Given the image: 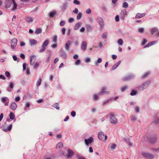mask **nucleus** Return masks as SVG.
<instances>
[{"instance_id": "obj_1", "label": "nucleus", "mask_w": 159, "mask_h": 159, "mask_svg": "<svg viewBox=\"0 0 159 159\" xmlns=\"http://www.w3.org/2000/svg\"><path fill=\"white\" fill-rule=\"evenodd\" d=\"M98 139L101 141H105L107 139V135H104V133L102 132H99L98 134Z\"/></svg>"}, {"instance_id": "obj_2", "label": "nucleus", "mask_w": 159, "mask_h": 159, "mask_svg": "<svg viewBox=\"0 0 159 159\" xmlns=\"http://www.w3.org/2000/svg\"><path fill=\"white\" fill-rule=\"evenodd\" d=\"M150 83V81H148L138 87V89L139 91H143L146 89Z\"/></svg>"}, {"instance_id": "obj_3", "label": "nucleus", "mask_w": 159, "mask_h": 159, "mask_svg": "<svg viewBox=\"0 0 159 159\" xmlns=\"http://www.w3.org/2000/svg\"><path fill=\"white\" fill-rule=\"evenodd\" d=\"M49 43L48 39H46L43 43L42 46V49L40 50V52H42L44 51L46 49V47L48 46Z\"/></svg>"}, {"instance_id": "obj_4", "label": "nucleus", "mask_w": 159, "mask_h": 159, "mask_svg": "<svg viewBox=\"0 0 159 159\" xmlns=\"http://www.w3.org/2000/svg\"><path fill=\"white\" fill-rule=\"evenodd\" d=\"M97 22L99 24L100 28L102 29L104 26V21L100 17L97 18Z\"/></svg>"}, {"instance_id": "obj_5", "label": "nucleus", "mask_w": 159, "mask_h": 159, "mask_svg": "<svg viewBox=\"0 0 159 159\" xmlns=\"http://www.w3.org/2000/svg\"><path fill=\"white\" fill-rule=\"evenodd\" d=\"M141 155L148 159H152L154 157L153 156L152 154L145 152H142Z\"/></svg>"}, {"instance_id": "obj_6", "label": "nucleus", "mask_w": 159, "mask_h": 159, "mask_svg": "<svg viewBox=\"0 0 159 159\" xmlns=\"http://www.w3.org/2000/svg\"><path fill=\"white\" fill-rule=\"evenodd\" d=\"M110 121L112 124H116L117 123V119L112 114L111 115L110 118Z\"/></svg>"}, {"instance_id": "obj_7", "label": "nucleus", "mask_w": 159, "mask_h": 159, "mask_svg": "<svg viewBox=\"0 0 159 159\" xmlns=\"http://www.w3.org/2000/svg\"><path fill=\"white\" fill-rule=\"evenodd\" d=\"M17 42V40L16 38H13L11 40V48L13 49L16 47Z\"/></svg>"}, {"instance_id": "obj_8", "label": "nucleus", "mask_w": 159, "mask_h": 159, "mask_svg": "<svg viewBox=\"0 0 159 159\" xmlns=\"http://www.w3.org/2000/svg\"><path fill=\"white\" fill-rule=\"evenodd\" d=\"M1 101L4 103L5 106H8L9 102V99L6 97H3L1 98Z\"/></svg>"}, {"instance_id": "obj_9", "label": "nucleus", "mask_w": 159, "mask_h": 159, "mask_svg": "<svg viewBox=\"0 0 159 159\" xmlns=\"http://www.w3.org/2000/svg\"><path fill=\"white\" fill-rule=\"evenodd\" d=\"M36 58V56L34 55H32L30 57V64L31 66H32L34 64Z\"/></svg>"}, {"instance_id": "obj_10", "label": "nucleus", "mask_w": 159, "mask_h": 159, "mask_svg": "<svg viewBox=\"0 0 159 159\" xmlns=\"http://www.w3.org/2000/svg\"><path fill=\"white\" fill-rule=\"evenodd\" d=\"M93 141V138L92 137H90L88 139H85L84 140L85 144L87 146L89 144L91 143Z\"/></svg>"}, {"instance_id": "obj_11", "label": "nucleus", "mask_w": 159, "mask_h": 159, "mask_svg": "<svg viewBox=\"0 0 159 159\" xmlns=\"http://www.w3.org/2000/svg\"><path fill=\"white\" fill-rule=\"evenodd\" d=\"M67 152V154L66 155V157L67 158H70L74 155L73 151L70 149H68Z\"/></svg>"}, {"instance_id": "obj_12", "label": "nucleus", "mask_w": 159, "mask_h": 159, "mask_svg": "<svg viewBox=\"0 0 159 159\" xmlns=\"http://www.w3.org/2000/svg\"><path fill=\"white\" fill-rule=\"evenodd\" d=\"M87 43L85 41L82 42L81 44V49L83 51H85L86 49Z\"/></svg>"}, {"instance_id": "obj_13", "label": "nucleus", "mask_w": 159, "mask_h": 159, "mask_svg": "<svg viewBox=\"0 0 159 159\" xmlns=\"http://www.w3.org/2000/svg\"><path fill=\"white\" fill-rule=\"evenodd\" d=\"M12 3L11 2L10 0H6L5 2V7L6 8L10 7Z\"/></svg>"}, {"instance_id": "obj_14", "label": "nucleus", "mask_w": 159, "mask_h": 159, "mask_svg": "<svg viewBox=\"0 0 159 159\" xmlns=\"http://www.w3.org/2000/svg\"><path fill=\"white\" fill-rule=\"evenodd\" d=\"M106 89L105 87H103L102 89L101 92L99 93L100 95H103L105 94H108L109 93V92L106 91Z\"/></svg>"}, {"instance_id": "obj_15", "label": "nucleus", "mask_w": 159, "mask_h": 159, "mask_svg": "<svg viewBox=\"0 0 159 159\" xmlns=\"http://www.w3.org/2000/svg\"><path fill=\"white\" fill-rule=\"evenodd\" d=\"M158 28L156 27L151 28L150 30L151 34L153 35L154 33H156L158 31Z\"/></svg>"}, {"instance_id": "obj_16", "label": "nucleus", "mask_w": 159, "mask_h": 159, "mask_svg": "<svg viewBox=\"0 0 159 159\" xmlns=\"http://www.w3.org/2000/svg\"><path fill=\"white\" fill-rule=\"evenodd\" d=\"M157 43V41H152L148 43L147 45H146L144 47V48H147L149 47L150 46H152L155 44Z\"/></svg>"}, {"instance_id": "obj_17", "label": "nucleus", "mask_w": 159, "mask_h": 159, "mask_svg": "<svg viewBox=\"0 0 159 159\" xmlns=\"http://www.w3.org/2000/svg\"><path fill=\"white\" fill-rule=\"evenodd\" d=\"M12 8L11 9L12 11L16 10L17 7V5L15 2V0H12Z\"/></svg>"}, {"instance_id": "obj_18", "label": "nucleus", "mask_w": 159, "mask_h": 159, "mask_svg": "<svg viewBox=\"0 0 159 159\" xmlns=\"http://www.w3.org/2000/svg\"><path fill=\"white\" fill-rule=\"evenodd\" d=\"M12 126V125L11 124L9 125L7 128H3L2 129L3 131L5 132H7L8 131H10L11 130Z\"/></svg>"}, {"instance_id": "obj_19", "label": "nucleus", "mask_w": 159, "mask_h": 159, "mask_svg": "<svg viewBox=\"0 0 159 159\" xmlns=\"http://www.w3.org/2000/svg\"><path fill=\"white\" fill-rule=\"evenodd\" d=\"M17 106L16 103L14 102H12L10 106L11 109L13 110H15L17 108Z\"/></svg>"}, {"instance_id": "obj_20", "label": "nucleus", "mask_w": 159, "mask_h": 159, "mask_svg": "<svg viewBox=\"0 0 159 159\" xmlns=\"http://www.w3.org/2000/svg\"><path fill=\"white\" fill-rule=\"evenodd\" d=\"M25 20L28 23L32 22L34 20V19L33 18L29 16L26 17L25 18Z\"/></svg>"}, {"instance_id": "obj_21", "label": "nucleus", "mask_w": 159, "mask_h": 159, "mask_svg": "<svg viewBox=\"0 0 159 159\" xmlns=\"http://www.w3.org/2000/svg\"><path fill=\"white\" fill-rule=\"evenodd\" d=\"M29 41L31 45H35L37 44V41L36 40L33 39H30Z\"/></svg>"}, {"instance_id": "obj_22", "label": "nucleus", "mask_w": 159, "mask_h": 159, "mask_svg": "<svg viewBox=\"0 0 159 159\" xmlns=\"http://www.w3.org/2000/svg\"><path fill=\"white\" fill-rule=\"evenodd\" d=\"M121 62L120 61H119L117 62L116 64H115L111 68V70H113L116 69L120 64Z\"/></svg>"}, {"instance_id": "obj_23", "label": "nucleus", "mask_w": 159, "mask_h": 159, "mask_svg": "<svg viewBox=\"0 0 159 159\" xmlns=\"http://www.w3.org/2000/svg\"><path fill=\"white\" fill-rule=\"evenodd\" d=\"M145 15V14L144 13L142 14L138 13L136 16V18H139L144 16Z\"/></svg>"}, {"instance_id": "obj_24", "label": "nucleus", "mask_w": 159, "mask_h": 159, "mask_svg": "<svg viewBox=\"0 0 159 159\" xmlns=\"http://www.w3.org/2000/svg\"><path fill=\"white\" fill-rule=\"evenodd\" d=\"M71 42L68 41L66 44L65 48L66 50H68L69 48V47L71 44Z\"/></svg>"}, {"instance_id": "obj_25", "label": "nucleus", "mask_w": 159, "mask_h": 159, "mask_svg": "<svg viewBox=\"0 0 159 159\" xmlns=\"http://www.w3.org/2000/svg\"><path fill=\"white\" fill-rule=\"evenodd\" d=\"M81 25V23L80 22H78L74 26V29L75 30H78L80 26Z\"/></svg>"}, {"instance_id": "obj_26", "label": "nucleus", "mask_w": 159, "mask_h": 159, "mask_svg": "<svg viewBox=\"0 0 159 159\" xmlns=\"http://www.w3.org/2000/svg\"><path fill=\"white\" fill-rule=\"evenodd\" d=\"M63 143L61 142H59L58 143L56 146V148H61L63 147Z\"/></svg>"}, {"instance_id": "obj_27", "label": "nucleus", "mask_w": 159, "mask_h": 159, "mask_svg": "<svg viewBox=\"0 0 159 159\" xmlns=\"http://www.w3.org/2000/svg\"><path fill=\"white\" fill-rule=\"evenodd\" d=\"M67 7V4L66 3H64L61 7V9L62 10H65Z\"/></svg>"}, {"instance_id": "obj_28", "label": "nucleus", "mask_w": 159, "mask_h": 159, "mask_svg": "<svg viewBox=\"0 0 159 159\" xmlns=\"http://www.w3.org/2000/svg\"><path fill=\"white\" fill-rule=\"evenodd\" d=\"M42 31V30L41 29L38 28L35 30V33L36 34H38L41 33Z\"/></svg>"}, {"instance_id": "obj_29", "label": "nucleus", "mask_w": 159, "mask_h": 159, "mask_svg": "<svg viewBox=\"0 0 159 159\" xmlns=\"http://www.w3.org/2000/svg\"><path fill=\"white\" fill-rule=\"evenodd\" d=\"M42 80L41 78H39L36 83V86L39 87L41 84Z\"/></svg>"}, {"instance_id": "obj_30", "label": "nucleus", "mask_w": 159, "mask_h": 159, "mask_svg": "<svg viewBox=\"0 0 159 159\" xmlns=\"http://www.w3.org/2000/svg\"><path fill=\"white\" fill-rule=\"evenodd\" d=\"M61 56L64 58H66L67 57V55L64 52H61Z\"/></svg>"}, {"instance_id": "obj_31", "label": "nucleus", "mask_w": 159, "mask_h": 159, "mask_svg": "<svg viewBox=\"0 0 159 159\" xmlns=\"http://www.w3.org/2000/svg\"><path fill=\"white\" fill-rule=\"evenodd\" d=\"M102 61V59L101 58H99L97 61L95 62V64L96 66H98V63H100Z\"/></svg>"}, {"instance_id": "obj_32", "label": "nucleus", "mask_w": 159, "mask_h": 159, "mask_svg": "<svg viewBox=\"0 0 159 159\" xmlns=\"http://www.w3.org/2000/svg\"><path fill=\"white\" fill-rule=\"evenodd\" d=\"M116 146V144L113 143L111 145V148L112 150H113L115 149Z\"/></svg>"}, {"instance_id": "obj_33", "label": "nucleus", "mask_w": 159, "mask_h": 159, "mask_svg": "<svg viewBox=\"0 0 159 159\" xmlns=\"http://www.w3.org/2000/svg\"><path fill=\"white\" fill-rule=\"evenodd\" d=\"M123 41L122 39H119L117 41L118 43L120 45H122L123 44Z\"/></svg>"}, {"instance_id": "obj_34", "label": "nucleus", "mask_w": 159, "mask_h": 159, "mask_svg": "<svg viewBox=\"0 0 159 159\" xmlns=\"http://www.w3.org/2000/svg\"><path fill=\"white\" fill-rule=\"evenodd\" d=\"M10 118L11 120H13L15 117V115L12 112H11L10 114Z\"/></svg>"}, {"instance_id": "obj_35", "label": "nucleus", "mask_w": 159, "mask_h": 159, "mask_svg": "<svg viewBox=\"0 0 159 159\" xmlns=\"http://www.w3.org/2000/svg\"><path fill=\"white\" fill-rule=\"evenodd\" d=\"M56 11L51 12L49 13V16L51 17H53L54 15L56 14Z\"/></svg>"}, {"instance_id": "obj_36", "label": "nucleus", "mask_w": 159, "mask_h": 159, "mask_svg": "<svg viewBox=\"0 0 159 159\" xmlns=\"http://www.w3.org/2000/svg\"><path fill=\"white\" fill-rule=\"evenodd\" d=\"M57 40V35H55L53 36V41L54 42V43H56Z\"/></svg>"}, {"instance_id": "obj_37", "label": "nucleus", "mask_w": 159, "mask_h": 159, "mask_svg": "<svg viewBox=\"0 0 159 159\" xmlns=\"http://www.w3.org/2000/svg\"><path fill=\"white\" fill-rule=\"evenodd\" d=\"M107 32H105L102 35V37L103 39H106L107 38Z\"/></svg>"}, {"instance_id": "obj_38", "label": "nucleus", "mask_w": 159, "mask_h": 159, "mask_svg": "<svg viewBox=\"0 0 159 159\" xmlns=\"http://www.w3.org/2000/svg\"><path fill=\"white\" fill-rule=\"evenodd\" d=\"M9 86L11 89H12L14 87V83L13 82H10L9 83Z\"/></svg>"}, {"instance_id": "obj_39", "label": "nucleus", "mask_w": 159, "mask_h": 159, "mask_svg": "<svg viewBox=\"0 0 159 159\" xmlns=\"http://www.w3.org/2000/svg\"><path fill=\"white\" fill-rule=\"evenodd\" d=\"M82 16V14L81 13H79L77 16V19L78 20L80 19Z\"/></svg>"}, {"instance_id": "obj_40", "label": "nucleus", "mask_w": 159, "mask_h": 159, "mask_svg": "<svg viewBox=\"0 0 159 159\" xmlns=\"http://www.w3.org/2000/svg\"><path fill=\"white\" fill-rule=\"evenodd\" d=\"M128 7V4L127 2H125L123 3L122 7L123 8H127Z\"/></svg>"}, {"instance_id": "obj_41", "label": "nucleus", "mask_w": 159, "mask_h": 159, "mask_svg": "<svg viewBox=\"0 0 159 159\" xmlns=\"http://www.w3.org/2000/svg\"><path fill=\"white\" fill-rule=\"evenodd\" d=\"M52 107H54L56 109H59V107L58 106V105L57 103H55L53 104V105H52Z\"/></svg>"}, {"instance_id": "obj_42", "label": "nucleus", "mask_w": 159, "mask_h": 159, "mask_svg": "<svg viewBox=\"0 0 159 159\" xmlns=\"http://www.w3.org/2000/svg\"><path fill=\"white\" fill-rule=\"evenodd\" d=\"M127 88V87L126 86H125L122 87L121 88V90L122 92H124L125 90Z\"/></svg>"}, {"instance_id": "obj_43", "label": "nucleus", "mask_w": 159, "mask_h": 159, "mask_svg": "<svg viewBox=\"0 0 159 159\" xmlns=\"http://www.w3.org/2000/svg\"><path fill=\"white\" fill-rule=\"evenodd\" d=\"M73 2L75 4L77 5H80V2L77 0H74Z\"/></svg>"}, {"instance_id": "obj_44", "label": "nucleus", "mask_w": 159, "mask_h": 159, "mask_svg": "<svg viewBox=\"0 0 159 159\" xmlns=\"http://www.w3.org/2000/svg\"><path fill=\"white\" fill-rule=\"evenodd\" d=\"M126 11L125 10L122 11L121 13V14L124 16V18L125 15H126Z\"/></svg>"}, {"instance_id": "obj_45", "label": "nucleus", "mask_w": 159, "mask_h": 159, "mask_svg": "<svg viewBox=\"0 0 159 159\" xmlns=\"http://www.w3.org/2000/svg\"><path fill=\"white\" fill-rule=\"evenodd\" d=\"M91 61V59L89 57L86 58L85 59V61L86 63H88L90 62Z\"/></svg>"}, {"instance_id": "obj_46", "label": "nucleus", "mask_w": 159, "mask_h": 159, "mask_svg": "<svg viewBox=\"0 0 159 159\" xmlns=\"http://www.w3.org/2000/svg\"><path fill=\"white\" fill-rule=\"evenodd\" d=\"M144 31V30L143 28H140L138 29L139 32L141 33H143Z\"/></svg>"}, {"instance_id": "obj_47", "label": "nucleus", "mask_w": 159, "mask_h": 159, "mask_svg": "<svg viewBox=\"0 0 159 159\" xmlns=\"http://www.w3.org/2000/svg\"><path fill=\"white\" fill-rule=\"evenodd\" d=\"M136 94V92L134 90H132L130 93V95L132 96H134Z\"/></svg>"}, {"instance_id": "obj_48", "label": "nucleus", "mask_w": 159, "mask_h": 159, "mask_svg": "<svg viewBox=\"0 0 159 159\" xmlns=\"http://www.w3.org/2000/svg\"><path fill=\"white\" fill-rule=\"evenodd\" d=\"M66 23V22L64 21H61L60 22V25L61 26H64Z\"/></svg>"}, {"instance_id": "obj_49", "label": "nucleus", "mask_w": 159, "mask_h": 159, "mask_svg": "<svg viewBox=\"0 0 159 159\" xmlns=\"http://www.w3.org/2000/svg\"><path fill=\"white\" fill-rule=\"evenodd\" d=\"M80 63V60L79 59L77 60L75 62V64L76 65H78Z\"/></svg>"}, {"instance_id": "obj_50", "label": "nucleus", "mask_w": 159, "mask_h": 159, "mask_svg": "<svg viewBox=\"0 0 159 159\" xmlns=\"http://www.w3.org/2000/svg\"><path fill=\"white\" fill-rule=\"evenodd\" d=\"M20 98L19 96H17L15 98V101L16 102H18L20 101Z\"/></svg>"}, {"instance_id": "obj_51", "label": "nucleus", "mask_w": 159, "mask_h": 159, "mask_svg": "<svg viewBox=\"0 0 159 159\" xmlns=\"http://www.w3.org/2000/svg\"><path fill=\"white\" fill-rule=\"evenodd\" d=\"M74 20V19L73 18H69L68 19V22L69 23H71L73 22Z\"/></svg>"}, {"instance_id": "obj_52", "label": "nucleus", "mask_w": 159, "mask_h": 159, "mask_svg": "<svg viewBox=\"0 0 159 159\" xmlns=\"http://www.w3.org/2000/svg\"><path fill=\"white\" fill-rule=\"evenodd\" d=\"M61 32H62V34L63 35H64L65 34V32H66V29L64 28H63L61 29Z\"/></svg>"}, {"instance_id": "obj_53", "label": "nucleus", "mask_w": 159, "mask_h": 159, "mask_svg": "<svg viewBox=\"0 0 159 159\" xmlns=\"http://www.w3.org/2000/svg\"><path fill=\"white\" fill-rule=\"evenodd\" d=\"M149 74V72H147L145 73L143 76V78H145L147 77Z\"/></svg>"}, {"instance_id": "obj_54", "label": "nucleus", "mask_w": 159, "mask_h": 159, "mask_svg": "<svg viewBox=\"0 0 159 159\" xmlns=\"http://www.w3.org/2000/svg\"><path fill=\"white\" fill-rule=\"evenodd\" d=\"M147 40L146 39H144L142 43V45H144L146 43H147Z\"/></svg>"}, {"instance_id": "obj_55", "label": "nucleus", "mask_w": 159, "mask_h": 159, "mask_svg": "<svg viewBox=\"0 0 159 159\" xmlns=\"http://www.w3.org/2000/svg\"><path fill=\"white\" fill-rule=\"evenodd\" d=\"M91 9L89 8L87 9L86 11V13L87 14H89L91 13Z\"/></svg>"}, {"instance_id": "obj_56", "label": "nucleus", "mask_w": 159, "mask_h": 159, "mask_svg": "<svg viewBox=\"0 0 159 159\" xmlns=\"http://www.w3.org/2000/svg\"><path fill=\"white\" fill-rule=\"evenodd\" d=\"M76 114L75 112V111H72L71 113V116L73 117L75 116Z\"/></svg>"}, {"instance_id": "obj_57", "label": "nucleus", "mask_w": 159, "mask_h": 159, "mask_svg": "<svg viewBox=\"0 0 159 159\" xmlns=\"http://www.w3.org/2000/svg\"><path fill=\"white\" fill-rule=\"evenodd\" d=\"M26 63H24L23 65V70H25L26 68Z\"/></svg>"}, {"instance_id": "obj_58", "label": "nucleus", "mask_w": 159, "mask_h": 159, "mask_svg": "<svg viewBox=\"0 0 159 159\" xmlns=\"http://www.w3.org/2000/svg\"><path fill=\"white\" fill-rule=\"evenodd\" d=\"M39 66V63L37 62H36L35 63L34 65V67L35 68H36L38 67Z\"/></svg>"}, {"instance_id": "obj_59", "label": "nucleus", "mask_w": 159, "mask_h": 159, "mask_svg": "<svg viewBox=\"0 0 159 159\" xmlns=\"http://www.w3.org/2000/svg\"><path fill=\"white\" fill-rule=\"evenodd\" d=\"M115 20L116 22H118L119 21V18L118 15L116 16L115 17Z\"/></svg>"}, {"instance_id": "obj_60", "label": "nucleus", "mask_w": 159, "mask_h": 159, "mask_svg": "<svg viewBox=\"0 0 159 159\" xmlns=\"http://www.w3.org/2000/svg\"><path fill=\"white\" fill-rule=\"evenodd\" d=\"M73 11L75 13L77 14L78 12V9L77 8H75V9L73 10Z\"/></svg>"}, {"instance_id": "obj_61", "label": "nucleus", "mask_w": 159, "mask_h": 159, "mask_svg": "<svg viewBox=\"0 0 159 159\" xmlns=\"http://www.w3.org/2000/svg\"><path fill=\"white\" fill-rule=\"evenodd\" d=\"M25 45V43L22 41H21L20 43V46L22 47Z\"/></svg>"}, {"instance_id": "obj_62", "label": "nucleus", "mask_w": 159, "mask_h": 159, "mask_svg": "<svg viewBox=\"0 0 159 159\" xmlns=\"http://www.w3.org/2000/svg\"><path fill=\"white\" fill-rule=\"evenodd\" d=\"M77 157L79 159H86L85 157L79 155H78Z\"/></svg>"}, {"instance_id": "obj_63", "label": "nucleus", "mask_w": 159, "mask_h": 159, "mask_svg": "<svg viewBox=\"0 0 159 159\" xmlns=\"http://www.w3.org/2000/svg\"><path fill=\"white\" fill-rule=\"evenodd\" d=\"M139 107H137L135 108V110L136 112H139Z\"/></svg>"}, {"instance_id": "obj_64", "label": "nucleus", "mask_w": 159, "mask_h": 159, "mask_svg": "<svg viewBox=\"0 0 159 159\" xmlns=\"http://www.w3.org/2000/svg\"><path fill=\"white\" fill-rule=\"evenodd\" d=\"M126 143L129 146H132V143L129 141H127Z\"/></svg>"}]
</instances>
